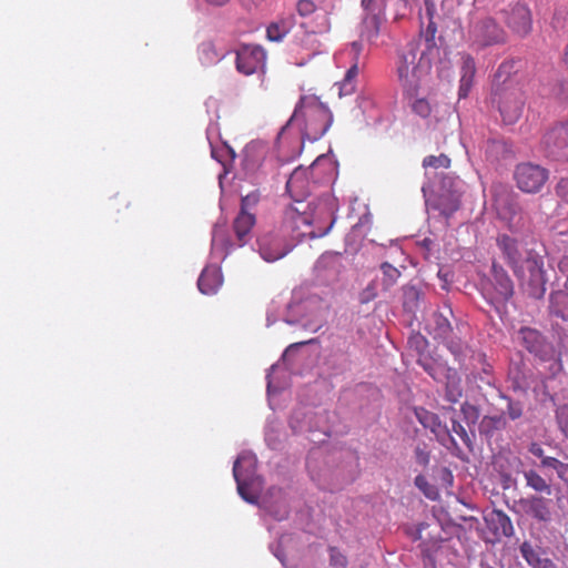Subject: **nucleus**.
<instances>
[{
  "instance_id": "1",
  "label": "nucleus",
  "mask_w": 568,
  "mask_h": 568,
  "mask_svg": "<svg viewBox=\"0 0 568 568\" xmlns=\"http://www.w3.org/2000/svg\"><path fill=\"white\" fill-rule=\"evenodd\" d=\"M449 165L450 159L445 154L428 155L423 161L428 180L422 187L426 206L439 211L446 217L458 210L464 192V183L458 178L438 172L448 169Z\"/></svg>"
},
{
  "instance_id": "2",
  "label": "nucleus",
  "mask_w": 568,
  "mask_h": 568,
  "mask_svg": "<svg viewBox=\"0 0 568 568\" xmlns=\"http://www.w3.org/2000/svg\"><path fill=\"white\" fill-rule=\"evenodd\" d=\"M439 49L430 38H418L408 42L399 52L396 73L407 95H415L426 84L432 63Z\"/></svg>"
},
{
  "instance_id": "3",
  "label": "nucleus",
  "mask_w": 568,
  "mask_h": 568,
  "mask_svg": "<svg viewBox=\"0 0 568 568\" xmlns=\"http://www.w3.org/2000/svg\"><path fill=\"white\" fill-rule=\"evenodd\" d=\"M290 123H295L310 141H316L332 123L331 111L315 97H304L296 106Z\"/></svg>"
},
{
  "instance_id": "4",
  "label": "nucleus",
  "mask_w": 568,
  "mask_h": 568,
  "mask_svg": "<svg viewBox=\"0 0 568 568\" xmlns=\"http://www.w3.org/2000/svg\"><path fill=\"white\" fill-rule=\"evenodd\" d=\"M287 219L292 223L293 232L297 237H321L328 233L332 223L326 225L328 210L324 205L316 206L312 212H301L298 207L287 211Z\"/></svg>"
},
{
  "instance_id": "5",
  "label": "nucleus",
  "mask_w": 568,
  "mask_h": 568,
  "mask_svg": "<svg viewBox=\"0 0 568 568\" xmlns=\"http://www.w3.org/2000/svg\"><path fill=\"white\" fill-rule=\"evenodd\" d=\"M255 456L250 453L241 454L233 466L237 491L250 504H257L262 490V480L255 475Z\"/></svg>"
},
{
  "instance_id": "6",
  "label": "nucleus",
  "mask_w": 568,
  "mask_h": 568,
  "mask_svg": "<svg viewBox=\"0 0 568 568\" xmlns=\"http://www.w3.org/2000/svg\"><path fill=\"white\" fill-rule=\"evenodd\" d=\"M515 180L521 191L536 193L548 180V172L540 165L523 163L516 168Z\"/></svg>"
},
{
  "instance_id": "7",
  "label": "nucleus",
  "mask_w": 568,
  "mask_h": 568,
  "mask_svg": "<svg viewBox=\"0 0 568 568\" xmlns=\"http://www.w3.org/2000/svg\"><path fill=\"white\" fill-rule=\"evenodd\" d=\"M265 59V52L261 47L244 45L237 52L236 68L241 73L250 75L264 69Z\"/></svg>"
},
{
  "instance_id": "8",
  "label": "nucleus",
  "mask_w": 568,
  "mask_h": 568,
  "mask_svg": "<svg viewBox=\"0 0 568 568\" xmlns=\"http://www.w3.org/2000/svg\"><path fill=\"white\" fill-rule=\"evenodd\" d=\"M548 155L568 159V124H560L549 130L542 140Z\"/></svg>"
},
{
  "instance_id": "9",
  "label": "nucleus",
  "mask_w": 568,
  "mask_h": 568,
  "mask_svg": "<svg viewBox=\"0 0 568 568\" xmlns=\"http://www.w3.org/2000/svg\"><path fill=\"white\" fill-rule=\"evenodd\" d=\"M524 105V97L519 90L505 91L499 100V111L504 122L507 124L517 122L523 114Z\"/></svg>"
},
{
  "instance_id": "10",
  "label": "nucleus",
  "mask_w": 568,
  "mask_h": 568,
  "mask_svg": "<svg viewBox=\"0 0 568 568\" xmlns=\"http://www.w3.org/2000/svg\"><path fill=\"white\" fill-rule=\"evenodd\" d=\"M292 250L277 234H265L258 239V252L266 262H274L285 256Z\"/></svg>"
},
{
  "instance_id": "11",
  "label": "nucleus",
  "mask_w": 568,
  "mask_h": 568,
  "mask_svg": "<svg viewBox=\"0 0 568 568\" xmlns=\"http://www.w3.org/2000/svg\"><path fill=\"white\" fill-rule=\"evenodd\" d=\"M506 22L514 32L526 36L531 29L530 10L525 4H515L505 11Z\"/></svg>"
},
{
  "instance_id": "12",
  "label": "nucleus",
  "mask_w": 568,
  "mask_h": 568,
  "mask_svg": "<svg viewBox=\"0 0 568 568\" xmlns=\"http://www.w3.org/2000/svg\"><path fill=\"white\" fill-rule=\"evenodd\" d=\"M474 32L477 41L483 45L498 43L505 39L504 31L490 18H486L478 22L475 26Z\"/></svg>"
},
{
  "instance_id": "13",
  "label": "nucleus",
  "mask_w": 568,
  "mask_h": 568,
  "mask_svg": "<svg viewBox=\"0 0 568 568\" xmlns=\"http://www.w3.org/2000/svg\"><path fill=\"white\" fill-rule=\"evenodd\" d=\"M526 511L534 518L548 521L551 518V499L538 496H531L523 501Z\"/></svg>"
},
{
  "instance_id": "14",
  "label": "nucleus",
  "mask_w": 568,
  "mask_h": 568,
  "mask_svg": "<svg viewBox=\"0 0 568 568\" xmlns=\"http://www.w3.org/2000/svg\"><path fill=\"white\" fill-rule=\"evenodd\" d=\"M222 285V274L219 267L209 266L202 272L197 286L203 294H213Z\"/></svg>"
},
{
  "instance_id": "15",
  "label": "nucleus",
  "mask_w": 568,
  "mask_h": 568,
  "mask_svg": "<svg viewBox=\"0 0 568 568\" xmlns=\"http://www.w3.org/2000/svg\"><path fill=\"white\" fill-rule=\"evenodd\" d=\"M518 339L530 353L539 356H542L545 353L544 341L537 331L531 328H521L518 333Z\"/></svg>"
},
{
  "instance_id": "16",
  "label": "nucleus",
  "mask_w": 568,
  "mask_h": 568,
  "mask_svg": "<svg viewBox=\"0 0 568 568\" xmlns=\"http://www.w3.org/2000/svg\"><path fill=\"white\" fill-rule=\"evenodd\" d=\"M255 224V217L253 214L245 210H241L240 214L234 221V231L240 241V244L243 245L246 243L251 229Z\"/></svg>"
},
{
  "instance_id": "17",
  "label": "nucleus",
  "mask_w": 568,
  "mask_h": 568,
  "mask_svg": "<svg viewBox=\"0 0 568 568\" xmlns=\"http://www.w3.org/2000/svg\"><path fill=\"white\" fill-rule=\"evenodd\" d=\"M368 14L364 19V27L362 37L367 41L373 42L379 34L381 26L383 22V12L367 11Z\"/></svg>"
},
{
  "instance_id": "18",
  "label": "nucleus",
  "mask_w": 568,
  "mask_h": 568,
  "mask_svg": "<svg viewBox=\"0 0 568 568\" xmlns=\"http://www.w3.org/2000/svg\"><path fill=\"white\" fill-rule=\"evenodd\" d=\"M475 75V62L470 57L463 58L462 77L459 85V98H466L473 85V78Z\"/></svg>"
},
{
  "instance_id": "19",
  "label": "nucleus",
  "mask_w": 568,
  "mask_h": 568,
  "mask_svg": "<svg viewBox=\"0 0 568 568\" xmlns=\"http://www.w3.org/2000/svg\"><path fill=\"white\" fill-rule=\"evenodd\" d=\"M520 552L532 568H556L550 559L540 557L539 552L528 542L520 546Z\"/></svg>"
},
{
  "instance_id": "20",
  "label": "nucleus",
  "mask_w": 568,
  "mask_h": 568,
  "mask_svg": "<svg viewBox=\"0 0 568 568\" xmlns=\"http://www.w3.org/2000/svg\"><path fill=\"white\" fill-rule=\"evenodd\" d=\"M499 246L503 248L510 263L517 271V268H519L518 264L523 261V254L519 250L518 243L508 236H501L499 239Z\"/></svg>"
},
{
  "instance_id": "21",
  "label": "nucleus",
  "mask_w": 568,
  "mask_h": 568,
  "mask_svg": "<svg viewBox=\"0 0 568 568\" xmlns=\"http://www.w3.org/2000/svg\"><path fill=\"white\" fill-rule=\"evenodd\" d=\"M524 478L528 487L532 488L538 493H544L546 495L551 494L550 485L535 470H526L524 471Z\"/></svg>"
},
{
  "instance_id": "22",
  "label": "nucleus",
  "mask_w": 568,
  "mask_h": 568,
  "mask_svg": "<svg viewBox=\"0 0 568 568\" xmlns=\"http://www.w3.org/2000/svg\"><path fill=\"white\" fill-rule=\"evenodd\" d=\"M291 28L290 20L272 23L266 30L267 38L271 41H281L291 31Z\"/></svg>"
},
{
  "instance_id": "23",
  "label": "nucleus",
  "mask_w": 568,
  "mask_h": 568,
  "mask_svg": "<svg viewBox=\"0 0 568 568\" xmlns=\"http://www.w3.org/2000/svg\"><path fill=\"white\" fill-rule=\"evenodd\" d=\"M410 101L412 110L415 114L422 118H428L434 111L432 104L424 98H417V93L415 95H408Z\"/></svg>"
},
{
  "instance_id": "24",
  "label": "nucleus",
  "mask_w": 568,
  "mask_h": 568,
  "mask_svg": "<svg viewBox=\"0 0 568 568\" xmlns=\"http://www.w3.org/2000/svg\"><path fill=\"white\" fill-rule=\"evenodd\" d=\"M446 397L450 403H457L462 397V388L459 385V379L456 377H448L447 386H446Z\"/></svg>"
},
{
  "instance_id": "25",
  "label": "nucleus",
  "mask_w": 568,
  "mask_h": 568,
  "mask_svg": "<svg viewBox=\"0 0 568 568\" xmlns=\"http://www.w3.org/2000/svg\"><path fill=\"white\" fill-rule=\"evenodd\" d=\"M381 268L384 274V285L386 286V288H388L396 283L400 273L396 267L392 266L388 263H383Z\"/></svg>"
},
{
  "instance_id": "26",
  "label": "nucleus",
  "mask_w": 568,
  "mask_h": 568,
  "mask_svg": "<svg viewBox=\"0 0 568 568\" xmlns=\"http://www.w3.org/2000/svg\"><path fill=\"white\" fill-rule=\"evenodd\" d=\"M415 485L430 499H435L437 496L436 489L427 481L424 476H417L415 478Z\"/></svg>"
},
{
  "instance_id": "27",
  "label": "nucleus",
  "mask_w": 568,
  "mask_h": 568,
  "mask_svg": "<svg viewBox=\"0 0 568 568\" xmlns=\"http://www.w3.org/2000/svg\"><path fill=\"white\" fill-rule=\"evenodd\" d=\"M427 422H423L426 426H430L433 433H435L438 437L440 436H448V433L446 430V427L443 426L435 416L430 415L426 417Z\"/></svg>"
},
{
  "instance_id": "28",
  "label": "nucleus",
  "mask_w": 568,
  "mask_h": 568,
  "mask_svg": "<svg viewBox=\"0 0 568 568\" xmlns=\"http://www.w3.org/2000/svg\"><path fill=\"white\" fill-rule=\"evenodd\" d=\"M557 420L560 429L568 438V406L559 407L557 410Z\"/></svg>"
},
{
  "instance_id": "29",
  "label": "nucleus",
  "mask_w": 568,
  "mask_h": 568,
  "mask_svg": "<svg viewBox=\"0 0 568 568\" xmlns=\"http://www.w3.org/2000/svg\"><path fill=\"white\" fill-rule=\"evenodd\" d=\"M387 0H362V6L366 11L384 12Z\"/></svg>"
},
{
  "instance_id": "30",
  "label": "nucleus",
  "mask_w": 568,
  "mask_h": 568,
  "mask_svg": "<svg viewBox=\"0 0 568 568\" xmlns=\"http://www.w3.org/2000/svg\"><path fill=\"white\" fill-rule=\"evenodd\" d=\"M338 90V97L342 98L344 95H349L355 90V83L352 80L343 79L339 83L336 84Z\"/></svg>"
},
{
  "instance_id": "31",
  "label": "nucleus",
  "mask_w": 568,
  "mask_h": 568,
  "mask_svg": "<svg viewBox=\"0 0 568 568\" xmlns=\"http://www.w3.org/2000/svg\"><path fill=\"white\" fill-rule=\"evenodd\" d=\"M304 175V170L302 169H296L291 178L288 179L287 183H286V187L290 192H294V190L297 187V183L298 181L303 178Z\"/></svg>"
},
{
  "instance_id": "32",
  "label": "nucleus",
  "mask_w": 568,
  "mask_h": 568,
  "mask_svg": "<svg viewBox=\"0 0 568 568\" xmlns=\"http://www.w3.org/2000/svg\"><path fill=\"white\" fill-rule=\"evenodd\" d=\"M315 10V6L311 0H300L297 3V11L301 16H307Z\"/></svg>"
},
{
  "instance_id": "33",
  "label": "nucleus",
  "mask_w": 568,
  "mask_h": 568,
  "mask_svg": "<svg viewBox=\"0 0 568 568\" xmlns=\"http://www.w3.org/2000/svg\"><path fill=\"white\" fill-rule=\"evenodd\" d=\"M542 464L545 466L552 467L554 469L557 470V473L560 477L562 476V470L565 468V465L561 462L557 460L556 458H546L542 460Z\"/></svg>"
},
{
  "instance_id": "34",
  "label": "nucleus",
  "mask_w": 568,
  "mask_h": 568,
  "mask_svg": "<svg viewBox=\"0 0 568 568\" xmlns=\"http://www.w3.org/2000/svg\"><path fill=\"white\" fill-rule=\"evenodd\" d=\"M497 516H498L499 524L503 528V532L506 536H509L513 532V526H511L509 518L503 514H498Z\"/></svg>"
},
{
  "instance_id": "35",
  "label": "nucleus",
  "mask_w": 568,
  "mask_h": 568,
  "mask_svg": "<svg viewBox=\"0 0 568 568\" xmlns=\"http://www.w3.org/2000/svg\"><path fill=\"white\" fill-rule=\"evenodd\" d=\"M331 560L335 566L344 567L346 565V558L343 554L338 552L335 549L331 550Z\"/></svg>"
},
{
  "instance_id": "36",
  "label": "nucleus",
  "mask_w": 568,
  "mask_h": 568,
  "mask_svg": "<svg viewBox=\"0 0 568 568\" xmlns=\"http://www.w3.org/2000/svg\"><path fill=\"white\" fill-rule=\"evenodd\" d=\"M376 296L374 285H368L362 293V302H368Z\"/></svg>"
},
{
  "instance_id": "37",
  "label": "nucleus",
  "mask_w": 568,
  "mask_h": 568,
  "mask_svg": "<svg viewBox=\"0 0 568 568\" xmlns=\"http://www.w3.org/2000/svg\"><path fill=\"white\" fill-rule=\"evenodd\" d=\"M257 202V196L255 194H248L242 199V209L247 211V207L254 205Z\"/></svg>"
},
{
  "instance_id": "38",
  "label": "nucleus",
  "mask_w": 568,
  "mask_h": 568,
  "mask_svg": "<svg viewBox=\"0 0 568 568\" xmlns=\"http://www.w3.org/2000/svg\"><path fill=\"white\" fill-rule=\"evenodd\" d=\"M559 271L567 277L565 286L568 290V257H562L558 264Z\"/></svg>"
},
{
  "instance_id": "39",
  "label": "nucleus",
  "mask_w": 568,
  "mask_h": 568,
  "mask_svg": "<svg viewBox=\"0 0 568 568\" xmlns=\"http://www.w3.org/2000/svg\"><path fill=\"white\" fill-rule=\"evenodd\" d=\"M453 430L458 435L460 436L464 440H466L468 438L467 436V432L465 430V428L457 422H454L453 423Z\"/></svg>"
},
{
  "instance_id": "40",
  "label": "nucleus",
  "mask_w": 568,
  "mask_h": 568,
  "mask_svg": "<svg viewBox=\"0 0 568 568\" xmlns=\"http://www.w3.org/2000/svg\"><path fill=\"white\" fill-rule=\"evenodd\" d=\"M416 459H417V462H418L419 464H422V465H426V464L428 463V460H429V458H428V454H427V453H425L424 450H422V449L417 448V449H416Z\"/></svg>"
},
{
  "instance_id": "41",
  "label": "nucleus",
  "mask_w": 568,
  "mask_h": 568,
  "mask_svg": "<svg viewBox=\"0 0 568 568\" xmlns=\"http://www.w3.org/2000/svg\"><path fill=\"white\" fill-rule=\"evenodd\" d=\"M358 74V65L357 63H354L349 69L348 71L346 72L345 74V79H348V80H352L354 81L355 78L357 77Z\"/></svg>"
},
{
  "instance_id": "42",
  "label": "nucleus",
  "mask_w": 568,
  "mask_h": 568,
  "mask_svg": "<svg viewBox=\"0 0 568 568\" xmlns=\"http://www.w3.org/2000/svg\"><path fill=\"white\" fill-rule=\"evenodd\" d=\"M508 414L511 419H517L518 417L521 416V409L517 406L510 405L508 408Z\"/></svg>"
},
{
  "instance_id": "43",
  "label": "nucleus",
  "mask_w": 568,
  "mask_h": 568,
  "mask_svg": "<svg viewBox=\"0 0 568 568\" xmlns=\"http://www.w3.org/2000/svg\"><path fill=\"white\" fill-rule=\"evenodd\" d=\"M568 189V180H562L558 183V186H557V192L561 195V196H566L567 193L565 190Z\"/></svg>"
},
{
  "instance_id": "44",
  "label": "nucleus",
  "mask_w": 568,
  "mask_h": 568,
  "mask_svg": "<svg viewBox=\"0 0 568 568\" xmlns=\"http://www.w3.org/2000/svg\"><path fill=\"white\" fill-rule=\"evenodd\" d=\"M220 237L221 239L223 237L222 230L215 229L213 232V239H212V243H213L214 247L217 245Z\"/></svg>"
},
{
  "instance_id": "45",
  "label": "nucleus",
  "mask_w": 568,
  "mask_h": 568,
  "mask_svg": "<svg viewBox=\"0 0 568 568\" xmlns=\"http://www.w3.org/2000/svg\"><path fill=\"white\" fill-rule=\"evenodd\" d=\"M207 1L213 4L222 6V4L226 3L229 0H207Z\"/></svg>"
},
{
  "instance_id": "46",
  "label": "nucleus",
  "mask_w": 568,
  "mask_h": 568,
  "mask_svg": "<svg viewBox=\"0 0 568 568\" xmlns=\"http://www.w3.org/2000/svg\"><path fill=\"white\" fill-rule=\"evenodd\" d=\"M526 262H527V264H528L529 266L534 265V267H536V268H537V270H536V272L539 274V268H538V265H537L536 261H530V260H528V258H527V261H526Z\"/></svg>"
},
{
  "instance_id": "47",
  "label": "nucleus",
  "mask_w": 568,
  "mask_h": 568,
  "mask_svg": "<svg viewBox=\"0 0 568 568\" xmlns=\"http://www.w3.org/2000/svg\"><path fill=\"white\" fill-rule=\"evenodd\" d=\"M267 389H268V392H271V389H272V381H271L270 374L267 375Z\"/></svg>"
},
{
  "instance_id": "48",
  "label": "nucleus",
  "mask_w": 568,
  "mask_h": 568,
  "mask_svg": "<svg viewBox=\"0 0 568 568\" xmlns=\"http://www.w3.org/2000/svg\"><path fill=\"white\" fill-rule=\"evenodd\" d=\"M531 452L535 454V455H541V449L540 448H532Z\"/></svg>"
},
{
  "instance_id": "49",
  "label": "nucleus",
  "mask_w": 568,
  "mask_h": 568,
  "mask_svg": "<svg viewBox=\"0 0 568 568\" xmlns=\"http://www.w3.org/2000/svg\"><path fill=\"white\" fill-rule=\"evenodd\" d=\"M510 294V290L508 287H506V292H505V295H509Z\"/></svg>"
},
{
  "instance_id": "50",
  "label": "nucleus",
  "mask_w": 568,
  "mask_h": 568,
  "mask_svg": "<svg viewBox=\"0 0 568 568\" xmlns=\"http://www.w3.org/2000/svg\"><path fill=\"white\" fill-rule=\"evenodd\" d=\"M297 345H298V344L290 345V347H288V348L291 349V348H293V347H295V346H297Z\"/></svg>"
}]
</instances>
